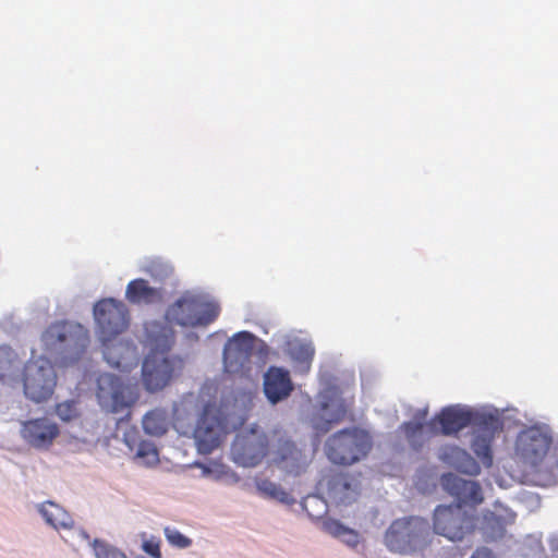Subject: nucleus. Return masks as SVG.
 Listing matches in <instances>:
<instances>
[{
	"instance_id": "obj_12",
	"label": "nucleus",
	"mask_w": 558,
	"mask_h": 558,
	"mask_svg": "<svg viewBox=\"0 0 558 558\" xmlns=\"http://www.w3.org/2000/svg\"><path fill=\"white\" fill-rule=\"evenodd\" d=\"M475 434L471 445L473 452L485 466L493 463L492 444L497 434L502 432L504 423L498 415L490 413L476 414Z\"/></svg>"
},
{
	"instance_id": "obj_1",
	"label": "nucleus",
	"mask_w": 558,
	"mask_h": 558,
	"mask_svg": "<svg viewBox=\"0 0 558 558\" xmlns=\"http://www.w3.org/2000/svg\"><path fill=\"white\" fill-rule=\"evenodd\" d=\"M94 317L102 344V354L108 364L122 372L136 367V348L129 342L117 340L129 326V311L125 304L114 299L100 300L94 306Z\"/></svg>"
},
{
	"instance_id": "obj_8",
	"label": "nucleus",
	"mask_w": 558,
	"mask_h": 558,
	"mask_svg": "<svg viewBox=\"0 0 558 558\" xmlns=\"http://www.w3.org/2000/svg\"><path fill=\"white\" fill-rule=\"evenodd\" d=\"M43 341L48 349L60 350L71 359L78 360L86 351L89 337L87 330L78 324L57 322L44 331Z\"/></svg>"
},
{
	"instance_id": "obj_21",
	"label": "nucleus",
	"mask_w": 558,
	"mask_h": 558,
	"mask_svg": "<svg viewBox=\"0 0 558 558\" xmlns=\"http://www.w3.org/2000/svg\"><path fill=\"white\" fill-rule=\"evenodd\" d=\"M426 415L427 410H424L420 414L418 421L404 422L400 426V429L404 433L408 442L414 450L421 449L428 438L436 434L434 428L429 427V423L427 425L424 423Z\"/></svg>"
},
{
	"instance_id": "obj_28",
	"label": "nucleus",
	"mask_w": 558,
	"mask_h": 558,
	"mask_svg": "<svg viewBox=\"0 0 558 558\" xmlns=\"http://www.w3.org/2000/svg\"><path fill=\"white\" fill-rule=\"evenodd\" d=\"M453 456L457 459L456 468L458 471L469 475H477L481 472L480 464L465 450L454 448Z\"/></svg>"
},
{
	"instance_id": "obj_10",
	"label": "nucleus",
	"mask_w": 558,
	"mask_h": 558,
	"mask_svg": "<svg viewBox=\"0 0 558 558\" xmlns=\"http://www.w3.org/2000/svg\"><path fill=\"white\" fill-rule=\"evenodd\" d=\"M57 385V375L50 361L38 359L24 366L23 386L25 396L34 402L48 400Z\"/></svg>"
},
{
	"instance_id": "obj_2",
	"label": "nucleus",
	"mask_w": 558,
	"mask_h": 558,
	"mask_svg": "<svg viewBox=\"0 0 558 558\" xmlns=\"http://www.w3.org/2000/svg\"><path fill=\"white\" fill-rule=\"evenodd\" d=\"M551 444L550 432L536 425L520 430L514 441V457L534 470L535 483L539 486L558 484V454L549 470L539 468Z\"/></svg>"
},
{
	"instance_id": "obj_3",
	"label": "nucleus",
	"mask_w": 558,
	"mask_h": 558,
	"mask_svg": "<svg viewBox=\"0 0 558 558\" xmlns=\"http://www.w3.org/2000/svg\"><path fill=\"white\" fill-rule=\"evenodd\" d=\"M173 343V331L168 330L155 343L143 362L142 377L148 391H158L165 388L181 371L183 361L169 355Z\"/></svg>"
},
{
	"instance_id": "obj_4",
	"label": "nucleus",
	"mask_w": 558,
	"mask_h": 558,
	"mask_svg": "<svg viewBox=\"0 0 558 558\" xmlns=\"http://www.w3.org/2000/svg\"><path fill=\"white\" fill-rule=\"evenodd\" d=\"M220 307L217 303L206 301L202 295L184 292L167 312L169 323L183 327H206L219 316Z\"/></svg>"
},
{
	"instance_id": "obj_32",
	"label": "nucleus",
	"mask_w": 558,
	"mask_h": 558,
	"mask_svg": "<svg viewBox=\"0 0 558 558\" xmlns=\"http://www.w3.org/2000/svg\"><path fill=\"white\" fill-rule=\"evenodd\" d=\"M165 536L169 544H171L174 547L178 548H186L191 546L192 539L183 535L181 532H179L175 529L166 527L165 529Z\"/></svg>"
},
{
	"instance_id": "obj_29",
	"label": "nucleus",
	"mask_w": 558,
	"mask_h": 558,
	"mask_svg": "<svg viewBox=\"0 0 558 558\" xmlns=\"http://www.w3.org/2000/svg\"><path fill=\"white\" fill-rule=\"evenodd\" d=\"M56 413L63 422H70L77 418L81 414L78 402L68 400L56 405Z\"/></svg>"
},
{
	"instance_id": "obj_20",
	"label": "nucleus",
	"mask_w": 558,
	"mask_h": 558,
	"mask_svg": "<svg viewBox=\"0 0 558 558\" xmlns=\"http://www.w3.org/2000/svg\"><path fill=\"white\" fill-rule=\"evenodd\" d=\"M125 298L131 304L150 305L162 301L163 291L160 288L149 286L147 280L140 278L128 283Z\"/></svg>"
},
{
	"instance_id": "obj_25",
	"label": "nucleus",
	"mask_w": 558,
	"mask_h": 558,
	"mask_svg": "<svg viewBox=\"0 0 558 558\" xmlns=\"http://www.w3.org/2000/svg\"><path fill=\"white\" fill-rule=\"evenodd\" d=\"M256 487L264 497L275 499L281 504L293 505L295 499L286 492L279 484L268 480L260 478L256 481Z\"/></svg>"
},
{
	"instance_id": "obj_22",
	"label": "nucleus",
	"mask_w": 558,
	"mask_h": 558,
	"mask_svg": "<svg viewBox=\"0 0 558 558\" xmlns=\"http://www.w3.org/2000/svg\"><path fill=\"white\" fill-rule=\"evenodd\" d=\"M345 415V409L341 405L323 403L312 418L313 427L318 434L329 432L335 424L340 423Z\"/></svg>"
},
{
	"instance_id": "obj_33",
	"label": "nucleus",
	"mask_w": 558,
	"mask_h": 558,
	"mask_svg": "<svg viewBox=\"0 0 558 558\" xmlns=\"http://www.w3.org/2000/svg\"><path fill=\"white\" fill-rule=\"evenodd\" d=\"M142 549L151 558H162L160 550V539L157 537L153 536L150 538L144 539Z\"/></svg>"
},
{
	"instance_id": "obj_14",
	"label": "nucleus",
	"mask_w": 558,
	"mask_h": 558,
	"mask_svg": "<svg viewBox=\"0 0 558 558\" xmlns=\"http://www.w3.org/2000/svg\"><path fill=\"white\" fill-rule=\"evenodd\" d=\"M272 463L288 475L299 476L311 463V458L292 440L279 438Z\"/></svg>"
},
{
	"instance_id": "obj_27",
	"label": "nucleus",
	"mask_w": 558,
	"mask_h": 558,
	"mask_svg": "<svg viewBox=\"0 0 558 558\" xmlns=\"http://www.w3.org/2000/svg\"><path fill=\"white\" fill-rule=\"evenodd\" d=\"M323 527L325 532L337 538H340L349 546L354 547L359 544V534L355 531L344 526L337 520H326L323 524Z\"/></svg>"
},
{
	"instance_id": "obj_31",
	"label": "nucleus",
	"mask_w": 558,
	"mask_h": 558,
	"mask_svg": "<svg viewBox=\"0 0 558 558\" xmlns=\"http://www.w3.org/2000/svg\"><path fill=\"white\" fill-rule=\"evenodd\" d=\"M94 551L96 558H128L125 554L107 543L95 541Z\"/></svg>"
},
{
	"instance_id": "obj_34",
	"label": "nucleus",
	"mask_w": 558,
	"mask_h": 558,
	"mask_svg": "<svg viewBox=\"0 0 558 558\" xmlns=\"http://www.w3.org/2000/svg\"><path fill=\"white\" fill-rule=\"evenodd\" d=\"M314 353V348L311 344L302 343L293 349V356L296 360L304 362L306 364H308L313 360Z\"/></svg>"
},
{
	"instance_id": "obj_13",
	"label": "nucleus",
	"mask_w": 558,
	"mask_h": 558,
	"mask_svg": "<svg viewBox=\"0 0 558 558\" xmlns=\"http://www.w3.org/2000/svg\"><path fill=\"white\" fill-rule=\"evenodd\" d=\"M225 435V422L211 404H206L194 429L198 451L210 453L219 447Z\"/></svg>"
},
{
	"instance_id": "obj_17",
	"label": "nucleus",
	"mask_w": 558,
	"mask_h": 558,
	"mask_svg": "<svg viewBox=\"0 0 558 558\" xmlns=\"http://www.w3.org/2000/svg\"><path fill=\"white\" fill-rule=\"evenodd\" d=\"M58 435V425L46 417L28 420L22 425L23 438L36 448H48Z\"/></svg>"
},
{
	"instance_id": "obj_9",
	"label": "nucleus",
	"mask_w": 558,
	"mask_h": 558,
	"mask_svg": "<svg viewBox=\"0 0 558 558\" xmlns=\"http://www.w3.org/2000/svg\"><path fill=\"white\" fill-rule=\"evenodd\" d=\"M268 451L269 439L258 425L242 428L231 446L232 459L236 464L245 468L258 465L268 454Z\"/></svg>"
},
{
	"instance_id": "obj_19",
	"label": "nucleus",
	"mask_w": 558,
	"mask_h": 558,
	"mask_svg": "<svg viewBox=\"0 0 558 558\" xmlns=\"http://www.w3.org/2000/svg\"><path fill=\"white\" fill-rule=\"evenodd\" d=\"M293 390L290 373L282 368L271 366L264 376V392L271 403H277L288 398Z\"/></svg>"
},
{
	"instance_id": "obj_5",
	"label": "nucleus",
	"mask_w": 558,
	"mask_h": 558,
	"mask_svg": "<svg viewBox=\"0 0 558 558\" xmlns=\"http://www.w3.org/2000/svg\"><path fill=\"white\" fill-rule=\"evenodd\" d=\"M430 526L427 520L410 517L395 520L385 534V544L390 551L409 554L427 545Z\"/></svg>"
},
{
	"instance_id": "obj_11",
	"label": "nucleus",
	"mask_w": 558,
	"mask_h": 558,
	"mask_svg": "<svg viewBox=\"0 0 558 558\" xmlns=\"http://www.w3.org/2000/svg\"><path fill=\"white\" fill-rule=\"evenodd\" d=\"M96 396L101 408L111 413L123 411L137 399L134 387L124 384L120 377L109 373L98 376Z\"/></svg>"
},
{
	"instance_id": "obj_7",
	"label": "nucleus",
	"mask_w": 558,
	"mask_h": 558,
	"mask_svg": "<svg viewBox=\"0 0 558 558\" xmlns=\"http://www.w3.org/2000/svg\"><path fill=\"white\" fill-rule=\"evenodd\" d=\"M477 517L461 505L438 506L434 511L433 529L451 542H460L474 532Z\"/></svg>"
},
{
	"instance_id": "obj_15",
	"label": "nucleus",
	"mask_w": 558,
	"mask_h": 558,
	"mask_svg": "<svg viewBox=\"0 0 558 558\" xmlns=\"http://www.w3.org/2000/svg\"><path fill=\"white\" fill-rule=\"evenodd\" d=\"M254 336L248 331L235 333L225 345L223 362L229 372H238L248 363L253 352Z\"/></svg>"
},
{
	"instance_id": "obj_6",
	"label": "nucleus",
	"mask_w": 558,
	"mask_h": 558,
	"mask_svg": "<svg viewBox=\"0 0 558 558\" xmlns=\"http://www.w3.org/2000/svg\"><path fill=\"white\" fill-rule=\"evenodd\" d=\"M371 448L369 435L357 427L342 429L326 441L328 459L340 465H351L360 461L366 457Z\"/></svg>"
},
{
	"instance_id": "obj_26",
	"label": "nucleus",
	"mask_w": 558,
	"mask_h": 558,
	"mask_svg": "<svg viewBox=\"0 0 558 558\" xmlns=\"http://www.w3.org/2000/svg\"><path fill=\"white\" fill-rule=\"evenodd\" d=\"M40 513L46 522L51 526L66 527L69 525L70 517L66 511L54 502L48 501L40 508Z\"/></svg>"
},
{
	"instance_id": "obj_35",
	"label": "nucleus",
	"mask_w": 558,
	"mask_h": 558,
	"mask_svg": "<svg viewBox=\"0 0 558 558\" xmlns=\"http://www.w3.org/2000/svg\"><path fill=\"white\" fill-rule=\"evenodd\" d=\"M471 558H495V556L490 549L482 547L476 549Z\"/></svg>"
},
{
	"instance_id": "obj_30",
	"label": "nucleus",
	"mask_w": 558,
	"mask_h": 558,
	"mask_svg": "<svg viewBox=\"0 0 558 558\" xmlns=\"http://www.w3.org/2000/svg\"><path fill=\"white\" fill-rule=\"evenodd\" d=\"M135 457L141 459L145 465H153L158 462V451L153 444L142 441Z\"/></svg>"
},
{
	"instance_id": "obj_24",
	"label": "nucleus",
	"mask_w": 558,
	"mask_h": 558,
	"mask_svg": "<svg viewBox=\"0 0 558 558\" xmlns=\"http://www.w3.org/2000/svg\"><path fill=\"white\" fill-rule=\"evenodd\" d=\"M171 424V418L165 409H154L147 412L143 420L142 425L146 434L151 436L165 435Z\"/></svg>"
},
{
	"instance_id": "obj_16",
	"label": "nucleus",
	"mask_w": 558,
	"mask_h": 558,
	"mask_svg": "<svg viewBox=\"0 0 558 558\" xmlns=\"http://www.w3.org/2000/svg\"><path fill=\"white\" fill-rule=\"evenodd\" d=\"M444 489L458 500L457 505H478L483 501L482 488L478 483L447 473L440 480Z\"/></svg>"
},
{
	"instance_id": "obj_23",
	"label": "nucleus",
	"mask_w": 558,
	"mask_h": 558,
	"mask_svg": "<svg viewBox=\"0 0 558 558\" xmlns=\"http://www.w3.org/2000/svg\"><path fill=\"white\" fill-rule=\"evenodd\" d=\"M357 495L356 487L344 474H336L328 480V496L336 504H351Z\"/></svg>"
},
{
	"instance_id": "obj_36",
	"label": "nucleus",
	"mask_w": 558,
	"mask_h": 558,
	"mask_svg": "<svg viewBox=\"0 0 558 558\" xmlns=\"http://www.w3.org/2000/svg\"><path fill=\"white\" fill-rule=\"evenodd\" d=\"M12 355L15 354L10 348H0V359L7 357L9 360L10 367L12 366L13 363V361L10 359Z\"/></svg>"
},
{
	"instance_id": "obj_18",
	"label": "nucleus",
	"mask_w": 558,
	"mask_h": 558,
	"mask_svg": "<svg viewBox=\"0 0 558 558\" xmlns=\"http://www.w3.org/2000/svg\"><path fill=\"white\" fill-rule=\"evenodd\" d=\"M475 416L471 411L447 407L429 422V427L434 428L435 424L438 423L440 425V434L449 436L457 434L470 424L474 425Z\"/></svg>"
}]
</instances>
